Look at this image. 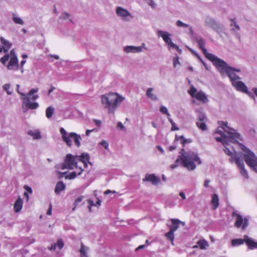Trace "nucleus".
<instances>
[{
    "label": "nucleus",
    "instance_id": "9",
    "mask_svg": "<svg viewBox=\"0 0 257 257\" xmlns=\"http://www.w3.org/2000/svg\"><path fill=\"white\" fill-rule=\"evenodd\" d=\"M9 59H10V61L7 65V68L9 70H18L19 68V61L15 51L14 49L10 51V54L7 53L4 57H2L1 62L3 64L5 65Z\"/></svg>",
    "mask_w": 257,
    "mask_h": 257
},
{
    "label": "nucleus",
    "instance_id": "8",
    "mask_svg": "<svg viewBox=\"0 0 257 257\" xmlns=\"http://www.w3.org/2000/svg\"><path fill=\"white\" fill-rule=\"evenodd\" d=\"M60 133L62 136L63 142L68 146H72V141H74V144L77 147L81 146V141L82 138L79 135L75 133H67L63 127H61Z\"/></svg>",
    "mask_w": 257,
    "mask_h": 257
},
{
    "label": "nucleus",
    "instance_id": "46",
    "mask_svg": "<svg viewBox=\"0 0 257 257\" xmlns=\"http://www.w3.org/2000/svg\"><path fill=\"white\" fill-rule=\"evenodd\" d=\"M100 145L103 146L106 150L108 149L109 144L105 140H102L100 143Z\"/></svg>",
    "mask_w": 257,
    "mask_h": 257
},
{
    "label": "nucleus",
    "instance_id": "22",
    "mask_svg": "<svg viewBox=\"0 0 257 257\" xmlns=\"http://www.w3.org/2000/svg\"><path fill=\"white\" fill-rule=\"evenodd\" d=\"M79 252L81 257H88L87 256L90 252V248L89 247L85 245L82 242H81Z\"/></svg>",
    "mask_w": 257,
    "mask_h": 257
},
{
    "label": "nucleus",
    "instance_id": "17",
    "mask_svg": "<svg viewBox=\"0 0 257 257\" xmlns=\"http://www.w3.org/2000/svg\"><path fill=\"white\" fill-rule=\"evenodd\" d=\"M79 171L78 172H72L70 173L69 175H67L66 172L61 173L59 172L61 175L60 177H65L66 179H74L77 175H80L82 174L83 170L82 169V166H79Z\"/></svg>",
    "mask_w": 257,
    "mask_h": 257
},
{
    "label": "nucleus",
    "instance_id": "24",
    "mask_svg": "<svg viewBox=\"0 0 257 257\" xmlns=\"http://www.w3.org/2000/svg\"><path fill=\"white\" fill-rule=\"evenodd\" d=\"M154 89L152 87H149L147 89L146 91V95L150 99L153 101H157L158 99L157 95L153 92Z\"/></svg>",
    "mask_w": 257,
    "mask_h": 257
},
{
    "label": "nucleus",
    "instance_id": "44",
    "mask_svg": "<svg viewBox=\"0 0 257 257\" xmlns=\"http://www.w3.org/2000/svg\"><path fill=\"white\" fill-rule=\"evenodd\" d=\"M168 48L169 49H171L172 48L175 49V48H178V46H177L176 44H174L172 42V41H170L169 43L167 44Z\"/></svg>",
    "mask_w": 257,
    "mask_h": 257
},
{
    "label": "nucleus",
    "instance_id": "43",
    "mask_svg": "<svg viewBox=\"0 0 257 257\" xmlns=\"http://www.w3.org/2000/svg\"><path fill=\"white\" fill-rule=\"evenodd\" d=\"M198 121H206L207 118L204 113H200L198 116Z\"/></svg>",
    "mask_w": 257,
    "mask_h": 257
},
{
    "label": "nucleus",
    "instance_id": "31",
    "mask_svg": "<svg viewBox=\"0 0 257 257\" xmlns=\"http://www.w3.org/2000/svg\"><path fill=\"white\" fill-rule=\"evenodd\" d=\"M209 246V244L207 241L204 239L199 240L197 241V245L194 247L198 246L202 249H206Z\"/></svg>",
    "mask_w": 257,
    "mask_h": 257
},
{
    "label": "nucleus",
    "instance_id": "62",
    "mask_svg": "<svg viewBox=\"0 0 257 257\" xmlns=\"http://www.w3.org/2000/svg\"><path fill=\"white\" fill-rule=\"evenodd\" d=\"M252 91L253 94L257 97V88L253 87L252 88Z\"/></svg>",
    "mask_w": 257,
    "mask_h": 257
},
{
    "label": "nucleus",
    "instance_id": "38",
    "mask_svg": "<svg viewBox=\"0 0 257 257\" xmlns=\"http://www.w3.org/2000/svg\"><path fill=\"white\" fill-rule=\"evenodd\" d=\"M165 236L167 238L171 241L173 243L174 238V232L170 229L169 231L166 234Z\"/></svg>",
    "mask_w": 257,
    "mask_h": 257
},
{
    "label": "nucleus",
    "instance_id": "18",
    "mask_svg": "<svg viewBox=\"0 0 257 257\" xmlns=\"http://www.w3.org/2000/svg\"><path fill=\"white\" fill-rule=\"evenodd\" d=\"M245 244L249 249H257V241L247 235H245Z\"/></svg>",
    "mask_w": 257,
    "mask_h": 257
},
{
    "label": "nucleus",
    "instance_id": "54",
    "mask_svg": "<svg viewBox=\"0 0 257 257\" xmlns=\"http://www.w3.org/2000/svg\"><path fill=\"white\" fill-rule=\"evenodd\" d=\"M93 122L98 126H100L101 123V120H98V119H93Z\"/></svg>",
    "mask_w": 257,
    "mask_h": 257
},
{
    "label": "nucleus",
    "instance_id": "52",
    "mask_svg": "<svg viewBox=\"0 0 257 257\" xmlns=\"http://www.w3.org/2000/svg\"><path fill=\"white\" fill-rule=\"evenodd\" d=\"M179 196H180V197H181V198H182L183 200H185V199H186V195H185V194L183 192H182V191H181V192H180L179 193Z\"/></svg>",
    "mask_w": 257,
    "mask_h": 257
},
{
    "label": "nucleus",
    "instance_id": "2",
    "mask_svg": "<svg viewBox=\"0 0 257 257\" xmlns=\"http://www.w3.org/2000/svg\"><path fill=\"white\" fill-rule=\"evenodd\" d=\"M180 154V155L178 156L175 163L171 165L172 169L176 168L180 163L189 170H194L196 167L195 162L197 163L199 165L201 164V160L197 154L194 152L191 151L185 152V149L182 148Z\"/></svg>",
    "mask_w": 257,
    "mask_h": 257
},
{
    "label": "nucleus",
    "instance_id": "21",
    "mask_svg": "<svg viewBox=\"0 0 257 257\" xmlns=\"http://www.w3.org/2000/svg\"><path fill=\"white\" fill-rule=\"evenodd\" d=\"M196 98L204 103H206L208 101V99L206 94L203 91H200L197 92L195 94Z\"/></svg>",
    "mask_w": 257,
    "mask_h": 257
},
{
    "label": "nucleus",
    "instance_id": "51",
    "mask_svg": "<svg viewBox=\"0 0 257 257\" xmlns=\"http://www.w3.org/2000/svg\"><path fill=\"white\" fill-rule=\"evenodd\" d=\"M117 127L121 130H122L124 128V127L122 123L121 122H118L117 124Z\"/></svg>",
    "mask_w": 257,
    "mask_h": 257
},
{
    "label": "nucleus",
    "instance_id": "4",
    "mask_svg": "<svg viewBox=\"0 0 257 257\" xmlns=\"http://www.w3.org/2000/svg\"><path fill=\"white\" fill-rule=\"evenodd\" d=\"M101 102L109 113L114 114L118 105L125 98L118 93L109 92L101 96Z\"/></svg>",
    "mask_w": 257,
    "mask_h": 257
},
{
    "label": "nucleus",
    "instance_id": "53",
    "mask_svg": "<svg viewBox=\"0 0 257 257\" xmlns=\"http://www.w3.org/2000/svg\"><path fill=\"white\" fill-rule=\"evenodd\" d=\"M24 188L26 189V190L29 193L31 194L33 192L32 188L28 186H25Z\"/></svg>",
    "mask_w": 257,
    "mask_h": 257
},
{
    "label": "nucleus",
    "instance_id": "19",
    "mask_svg": "<svg viewBox=\"0 0 257 257\" xmlns=\"http://www.w3.org/2000/svg\"><path fill=\"white\" fill-rule=\"evenodd\" d=\"M157 35L159 37H161L162 38L166 45L172 41L171 38L172 35L167 31L158 30L157 31Z\"/></svg>",
    "mask_w": 257,
    "mask_h": 257
},
{
    "label": "nucleus",
    "instance_id": "45",
    "mask_svg": "<svg viewBox=\"0 0 257 257\" xmlns=\"http://www.w3.org/2000/svg\"><path fill=\"white\" fill-rule=\"evenodd\" d=\"M147 4L151 7L152 8H155L156 7V4L153 0H145Z\"/></svg>",
    "mask_w": 257,
    "mask_h": 257
},
{
    "label": "nucleus",
    "instance_id": "35",
    "mask_svg": "<svg viewBox=\"0 0 257 257\" xmlns=\"http://www.w3.org/2000/svg\"><path fill=\"white\" fill-rule=\"evenodd\" d=\"M54 112V108L52 106H49L46 110V116L47 118H50Z\"/></svg>",
    "mask_w": 257,
    "mask_h": 257
},
{
    "label": "nucleus",
    "instance_id": "12",
    "mask_svg": "<svg viewBox=\"0 0 257 257\" xmlns=\"http://www.w3.org/2000/svg\"><path fill=\"white\" fill-rule=\"evenodd\" d=\"M232 215L233 217H236L234 225L236 227L239 228L241 227L242 229L245 230L248 226V219L246 217L243 218L242 216L238 213L237 211H233Z\"/></svg>",
    "mask_w": 257,
    "mask_h": 257
},
{
    "label": "nucleus",
    "instance_id": "33",
    "mask_svg": "<svg viewBox=\"0 0 257 257\" xmlns=\"http://www.w3.org/2000/svg\"><path fill=\"white\" fill-rule=\"evenodd\" d=\"M181 141V143L183 145V147L185 146V145L187 143H190L191 141L189 140L185 139L183 136H178L176 135L175 141Z\"/></svg>",
    "mask_w": 257,
    "mask_h": 257
},
{
    "label": "nucleus",
    "instance_id": "41",
    "mask_svg": "<svg viewBox=\"0 0 257 257\" xmlns=\"http://www.w3.org/2000/svg\"><path fill=\"white\" fill-rule=\"evenodd\" d=\"M177 26L181 28H186L189 27V25L186 23H183L180 20H178L176 22Z\"/></svg>",
    "mask_w": 257,
    "mask_h": 257
},
{
    "label": "nucleus",
    "instance_id": "40",
    "mask_svg": "<svg viewBox=\"0 0 257 257\" xmlns=\"http://www.w3.org/2000/svg\"><path fill=\"white\" fill-rule=\"evenodd\" d=\"M188 93L193 97H195V94L197 93L196 88L193 86H191L190 90H188Z\"/></svg>",
    "mask_w": 257,
    "mask_h": 257
},
{
    "label": "nucleus",
    "instance_id": "30",
    "mask_svg": "<svg viewBox=\"0 0 257 257\" xmlns=\"http://www.w3.org/2000/svg\"><path fill=\"white\" fill-rule=\"evenodd\" d=\"M171 221L172 222V225L170 226V229L174 232L178 229L180 220L178 219L173 218L171 219Z\"/></svg>",
    "mask_w": 257,
    "mask_h": 257
},
{
    "label": "nucleus",
    "instance_id": "60",
    "mask_svg": "<svg viewBox=\"0 0 257 257\" xmlns=\"http://www.w3.org/2000/svg\"><path fill=\"white\" fill-rule=\"evenodd\" d=\"M101 200L99 199H97V201L95 203V206H99L101 205Z\"/></svg>",
    "mask_w": 257,
    "mask_h": 257
},
{
    "label": "nucleus",
    "instance_id": "37",
    "mask_svg": "<svg viewBox=\"0 0 257 257\" xmlns=\"http://www.w3.org/2000/svg\"><path fill=\"white\" fill-rule=\"evenodd\" d=\"M206 122V121H197L196 125L202 131H205L207 129Z\"/></svg>",
    "mask_w": 257,
    "mask_h": 257
},
{
    "label": "nucleus",
    "instance_id": "47",
    "mask_svg": "<svg viewBox=\"0 0 257 257\" xmlns=\"http://www.w3.org/2000/svg\"><path fill=\"white\" fill-rule=\"evenodd\" d=\"M83 198V196H80L79 197H78V198H77L75 200V202H74V205H75V207H76L77 205L80 202L82 201V199Z\"/></svg>",
    "mask_w": 257,
    "mask_h": 257
},
{
    "label": "nucleus",
    "instance_id": "58",
    "mask_svg": "<svg viewBox=\"0 0 257 257\" xmlns=\"http://www.w3.org/2000/svg\"><path fill=\"white\" fill-rule=\"evenodd\" d=\"M179 130V127L176 126V123H175L174 125H172L171 130L172 131H178Z\"/></svg>",
    "mask_w": 257,
    "mask_h": 257
},
{
    "label": "nucleus",
    "instance_id": "26",
    "mask_svg": "<svg viewBox=\"0 0 257 257\" xmlns=\"http://www.w3.org/2000/svg\"><path fill=\"white\" fill-rule=\"evenodd\" d=\"M23 207V200L20 197L16 200L14 204V210L15 212H19L21 211Z\"/></svg>",
    "mask_w": 257,
    "mask_h": 257
},
{
    "label": "nucleus",
    "instance_id": "27",
    "mask_svg": "<svg viewBox=\"0 0 257 257\" xmlns=\"http://www.w3.org/2000/svg\"><path fill=\"white\" fill-rule=\"evenodd\" d=\"M29 135L32 136L34 140L40 139L42 138L40 132L38 130H30L28 131Z\"/></svg>",
    "mask_w": 257,
    "mask_h": 257
},
{
    "label": "nucleus",
    "instance_id": "57",
    "mask_svg": "<svg viewBox=\"0 0 257 257\" xmlns=\"http://www.w3.org/2000/svg\"><path fill=\"white\" fill-rule=\"evenodd\" d=\"M87 203H88L89 206H90L91 207H92L93 206H95V203H94V202L90 199L87 200Z\"/></svg>",
    "mask_w": 257,
    "mask_h": 257
},
{
    "label": "nucleus",
    "instance_id": "14",
    "mask_svg": "<svg viewBox=\"0 0 257 257\" xmlns=\"http://www.w3.org/2000/svg\"><path fill=\"white\" fill-rule=\"evenodd\" d=\"M231 84L237 91L247 94L251 98L255 100V97L253 94L248 90L247 87L242 81L239 80L236 81H234Z\"/></svg>",
    "mask_w": 257,
    "mask_h": 257
},
{
    "label": "nucleus",
    "instance_id": "48",
    "mask_svg": "<svg viewBox=\"0 0 257 257\" xmlns=\"http://www.w3.org/2000/svg\"><path fill=\"white\" fill-rule=\"evenodd\" d=\"M178 65H180L179 58L178 57L173 58V66L174 67H177Z\"/></svg>",
    "mask_w": 257,
    "mask_h": 257
},
{
    "label": "nucleus",
    "instance_id": "7",
    "mask_svg": "<svg viewBox=\"0 0 257 257\" xmlns=\"http://www.w3.org/2000/svg\"><path fill=\"white\" fill-rule=\"evenodd\" d=\"M240 149L243 152V154H241L244 157V161L246 164L253 171L257 173V157L254 153L251 151L249 149L243 145L239 143Z\"/></svg>",
    "mask_w": 257,
    "mask_h": 257
},
{
    "label": "nucleus",
    "instance_id": "23",
    "mask_svg": "<svg viewBox=\"0 0 257 257\" xmlns=\"http://www.w3.org/2000/svg\"><path fill=\"white\" fill-rule=\"evenodd\" d=\"M245 242V235L242 238H234L231 240V244L232 247L240 246Z\"/></svg>",
    "mask_w": 257,
    "mask_h": 257
},
{
    "label": "nucleus",
    "instance_id": "29",
    "mask_svg": "<svg viewBox=\"0 0 257 257\" xmlns=\"http://www.w3.org/2000/svg\"><path fill=\"white\" fill-rule=\"evenodd\" d=\"M66 185L62 181H59L56 185L55 188V192L56 194H59L61 191L65 189Z\"/></svg>",
    "mask_w": 257,
    "mask_h": 257
},
{
    "label": "nucleus",
    "instance_id": "49",
    "mask_svg": "<svg viewBox=\"0 0 257 257\" xmlns=\"http://www.w3.org/2000/svg\"><path fill=\"white\" fill-rule=\"evenodd\" d=\"M62 18L64 20H70V15L67 13H63L62 15Z\"/></svg>",
    "mask_w": 257,
    "mask_h": 257
},
{
    "label": "nucleus",
    "instance_id": "5",
    "mask_svg": "<svg viewBox=\"0 0 257 257\" xmlns=\"http://www.w3.org/2000/svg\"><path fill=\"white\" fill-rule=\"evenodd\" d=\"M213 65L221 75H223L224 74H227L231 84L234 81H236L241 79L235 73V72H240L241 71L240 69L229 66L224 60L219 58Z\"/></svg>",
    "mask_w": 257,
    "mask_h": 257
},
{
    "label": "nucleus",
    "instance_id": "61",
    "mask_svg": "<svg viewBox=\"0 0 257 257\" xmlns=\"http://www.w3.org/2000/svg\"><path fill=\"white\" fill-rule=\"evenodd\" d=\"M146 246L144 244H143V245H139L137 248H136V251H138L141 249H143Z\"/></svg>",
    "mask_w": 257,
    "mask_h": 257
},
{
    "label": "nucleus",
    "instance_id": "32",
    "mask_svg": "<svg viewBox=\"0 0 257 257\" xmlns=\"http://www.w3.org/2000/svg\"><path fill=\"white\" fill-rule=\"evenodd\" d=\"M1 41L3 46L5 48V53H7L12 46V44L8 41L6 40L4 37H1Z\"/></svg>",
    "mask_w": 257,
    "mask_h": 257
},
{
    "label": "nucleus",
    "instance_id": "1",
    "mask_svg": "<svg viewBox=\"0 0 257 257\" xmlns=\"http://www.w3.org/2000/svg\"><path fill=\"white\" fill-rule=\"evenodd\" d=\"M219 127L216 129L214 135L220 134V137L215 136V140L221 143L224 146V151L228 156H230V161L232 163H234V156L237 153L233 149L230 150L228 146L229 143H238L237 140H241L240 135L233 129L231 128L227 125L226 122L221 121L219 122Z\"/></svg>",
    "mask_w": 257,
    "mask_h": 257
},
{
    "label": "nucleus",
    "instance_id": "50",
    "mask_svg": "<svg viewBox=\"0 0 257 257\" xmlns=\"http://www.w3.org/2000/svg\"><path fill=\"white\" fill-rule=\"evenodd\" d=\"M210 183V181L208 179L205 180L204 182V187L205 188L209 187V184Z\"/></svg>",
    "mask_w": 257,
    "mask_h": 257
},
{
    "label": "nucleus",
    "instance_id": "13",
    "mask_svg": "<svg viewBox=\"0 0 257 257\" xmlns=\"http://www.w3.org/2000/svg\"><path fill=\"white\" fill-rule=\"evenodd\" d=\"M234 163L240 170L241 175L246 179L248 178L247 171L244 168V164L242 156L241 154H236L234 156Z\"/></svg>",
    "mask_w": 257,
    "mask_h": 257
},
{
    "label": "nucleus",
    "instance_id": "11",
    "mask_svg": "<svg viewBox=\"0 0 257 257\" xmlns=\"http://www.w3.org/2000/svg\"><path fill=\"white\" fill-rule=\"evenodd\" d=\"M205 24L206 26L211 28L218 34L224 32V28L223 26L210 17H207L205 18Z\"/></svg>",
    "mask_w": 257,
    "mask_h": 257
},
{
    "label": "nucleus",
    "instance_id": "25",
    "mask_svg": "<svg viewBox=\"0 0 257 257\" xmlns=\"http://www.w3.org/2000/svg\"><path fill=\"white\" fill-rule=\"evenodd\" d=\"M211 204L213 209H216L219 206V198L218 195L214 194L211 196Z\"/></svg>",
    "mask_w": 257,
    "mask_h": 257
},
{
    "label": "nucleus",
    "instance_id": "63",
    "mask_svg": "<svg viewBox=\"0 0 257 257\" xmlns=\"http://www.w3.org/2000/svg\"><path fill=\"white\" fill-rule=\"evenodd\" d=\"M168 118V119L169 120V121L170 122L171 125H174L175 123L174 122V121L172 120V119H171L170 116H168L167 117Z\"/></svg>",
    "mask_w": 257,
    "mask_h": 257
},
{
    "label": "nucleus",
    "instance_id": "64",
    "mask_svg": "<svg viewBox=\"0 0 257 257\" xmlns=\"http://www.w3.org/2000/svg\"><path fill=\"white\" fill-rule=\"evenodd\" d=\"M176 149V146L175 145L171 146L169 147V150L170 151H173L175 150Z\"/></svg>",
    "mask_w": 257,
    "mask_h": 257
},
{
    "label": "nucleus",
    "instance_id": "55",
    "mask_svg": "<svg viewBox=\"0 0 257 257\" xmlns=\"http://www.w3.org/2000/svg\"><path fill=\"white\" fill-rule=\"evenodd\" d=\"M47 214L48 215H50L52 214V205H51V204L50 205L49 208L47 211Z\"/></svg>",
    "mask_w": 257,
    "mask_h": 257
},
{
    "label": "nucleus",
    "instance_id": "6",
    "mask_svg": "<svg viewBox=\"0 0 257 257\" xmlns=\"http://www.w3.org/2000/svg\"><path fill=\"white\" fill-rule=\"evenodd\" d=\"M38 88H33L31 89L28 94H26L23 92H19L21 95V99L23 100L22 108L24 112L28 109H36L38 108L39 104L37 102H33L39 98V96L35 93L38 92Z\"/></svg>",
    "mask_w": 257,
    "mask_h": 257
},
{
    "label": "nucleus",
    "instance_id": "59",
    "mask_svg": "<svg viewBox=\"0 0 257 257\" xmlns=\"http://www.w3.org/2000/svg\"><path fill=\"white\" fill-rule=\"evenodd\" d=\"M138 47H141V52L143 51V49H145L147 50V48L146 47V44L144 43H143L142 44L141 46H138Z\"/></svg>",
    "mask_w": 257,
    "mask_h": 257
},
{
    "label": "nucleus",
    "instance_id": "16",
    "mask_svg": "<svg viewBox=\"0 0 257 257\" xmlns=\"http://www.w3.org/2000/svg\"><path fill=\"white\" fill-rule=\"evenodd\" d=\"M143 181H149L152 183L153 185H157L160 183V177L156 176L154 174H146L145 178L143 179Z\"/></svg>",
    "mask_w": 257,
    "mask_h": 257
},
{
    "label": "nucleus",
    "instance_id": "15",
    "mask_svg": "<svg viewBox=\"0 0 257 257\" xmlns=\"http://www.w3.org/2000/svg\"><path fill=\"white\" fill-rule=\"evenodd\" d=\"M116 14L118 17L125 22L130 21L133 18L131 14L127 10L121 7H117L116 8Z\"/></svg>",
    "mask_w": 257,
    "mask_h": 257
},
{
    "label": "nucleus",
    "instance_id": "36",
    "mask_svg": "<svg viewBox=\"0 0 257 257\" xmlns=\"http://www.w3.org/2000/svg\"><path fill=\"white\" fill-rule=\"evenodd\" d=\"M230 26L232 27V30L234 32L238 31L240 30L239 26L236 23L234 19H231Z\"/></svg>",
    "mask_w": 257,
    "mask_h": 257
},
{
    "label": "nucleus",
    "instance_id": "20",
    "mask_svg": "<svg viewBox=\"0 0 257 257\" xmlns=\"http://www.w3.org/2000/svg\"><path fill=\"white\" fill-rule=\"evenodd\" d=\"M123 50L126 53H138L141 52V47L135 46H126L124 47Z\"/></svg>",
    "mask_w": 257,
    "mask_h": 257
},
{
    "label": "nucleus",
    "instance_id": "56",
    "mask_svg": "<svg viewBox=\"0 0 257 257\" xmlns=\"http://www.w3.org/2000/svg\"><path fill=\"white\" fill-rule=\"evenodd\" d=\"M25 63H26V60H24L21 61V62L20 63V66H21V72H23V66L25 64Z\"/></svg>",
    "mask_w": 257,
    "mask_h": 257
},
{
    "label": "nucleus",
    "instance_id": "10",
    "mask_svg": "<svg viewBox=\"0 0 257 257\" xmlns=\"http://www.w3.org/2000/svg\"><path fill=\"white\" fill-rule=\"evenodd\" d=\"M195 40L198 43L199 48L202 50L205 57L211 61L213 64H214L219 58L216 56L207 52V50L205 47V42L202 38L201 37H197L195 39Z\"/></svg>",
    "mask_w": 257,
    "mask_h": 257
},
{
    "label": "nucleus",
    "instance_id": "42",
    "mask_svg": "<svg viewBox=\"0 0 257 257\" xmlns=\"http://www.w3.org/2000/svg\"><path fill=\"white\" fill-rule=\"evenodd\" d=\"M11 85L9 83L6 84L3 86V89L6 91L8 95H11L12 94V91H10Z\"/></svg>",
    "mask_w": 257,
    "mask_h": 257
},
{
    "label": "nucleus",
    "instance_id": "34",
    "mask_svg": "<svg viewBox=\"0 0 257 257\" xmlns=\"http://www.w3.org/2000/svg\"><path fill=\"white\" fill-rule=\"evenodd\" d=\"M12 19L13 22L16 24H19L21 25H23L24 24V22L23 21V20L21 18L17 17L14 14H13Z\"/></svg>",
    "mask_w": 257,
    "mask_h": 257
},
{
    "label": "nucleus",
    "instance_id": "39",
    "mask_svg": "<svg viewBox=\"0 0 257 257\" xmlns=\"http://www.w3.org/2000/svg\"><path fill=\"white\" fill-rule=\"evenodd\" d=\"M160 111L162 113L166 114L167 116H170V114L168 111V109L166 106L161 105L160 107Z\"/></svg>",
    "mask_w": 257,
    "mask_h": 257
},
{
    "label": "nucleus",
    "instance_id": "28",
    "mask_svg": "<svg viewBox=\"0 0 257 257\" xmlns=\"http://www.w3.org/2000/svg\"><path fill=\"white\" fill-rule=\"evenodd\" d=\"M64 246V242L61 240H58L57 242L53 244H52L51 246L49 247V249L51 250H56L58 248L59 250L61 249Z\"/></svg>",
    "mask_w": 257,
    "mask_h": 257
},
{
    "label": "nucleus",
    "instance_id": "3",
    "mask_svg": "<svg viewBox=\"0 0 257 257\" xmlns=\"http://www.w3.org/2000/svg\"><path fill=\"white\" fill-rule=\"evenodd\" d=\"M89 155L88 154L83 153L80 156H73L71 154H67L65 157L64 163L62 164L61 169H74L78 168L79 166H83L84 168L87 167V163L91 164L89 161Z\"/></svg>",
    "mask_w": 257,
    "mask_h": 257
}]
</instances>
